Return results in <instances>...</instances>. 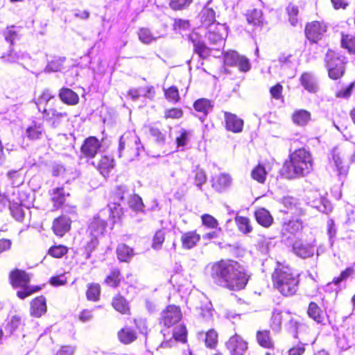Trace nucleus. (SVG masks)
Listing matches in <instances>:
<instances>
[{"instance_id": "obj_1", "label": "nucleus", "mask_w": 355, "mask_h": 355, "mask_svg": "<svg viewBox=\"0 0 355 355\" xmlns=\"http://www.w3.org/2000/svg\"><path fill=\"white\" fill-rule=\"evenodd\" d=\"M208 267L214 283L230 291L245 289L250 278L244 266L232 259H220L210 263Z\"/></svg>"}, {"instance_id": "obj_2", "label": "nucleus", "mask_w": 355, "mask_h": 355, "mask_svg": "<svg viewBox=\"0 0 355 355\" xmlns=\"http://www.w3.org/2000/svg\"><path fill=\"white\" fill-rule=\"evenodd\" d=\"M313 164L310 152L304 148H299L288 155L279 173L282 177L287 180L303 178L312 171Z\"/></svg>"}, {"instance_id": "obj_3", "label": "nucleus", "mask_w": 355, "mask_h": 355, "mask_svg": "<svg viewBox=\"0 0 355 355\" xmlns=\"http://www.w3.org/2000/svg\"><path fill=\"white\" fill-rule=\"evenodd\" d=\"M272 285L285 297L295 295L300 288V275L291 266L277 262L271 273Z\"/></svg>"}, {"instance_id": "obj_4", "label": "nucleus", "mask_w": 355, "mask_h": 355, "mask_svg": "<svg viewBox=\"0 0 355 355\" xmlns=\"http://www.w3.org/2000/svg\"><path fill=\"white\" fill-rule=\"evenodd\" d=\"M31 275L24 270L14 268L8 275V281L14 288H21L16 292V296L20 300H24L39 292L42 287L39 285L30 286Z\"/></svg>"}, {"instance_id": "obj_5", "label": "nucleus", "mask_w": 355, "mask_h": 355, "mask_svg": "<svg viewBox=\"0 0 355 355\" xmlns=\"http://www.w3.org/2000/svg\"><path fill=\"white\" fill-rule=\"evenodd\" d=\"M49 90H45L40 94L36 102L38 111L47 121L60 119L67 116V113L59 106Z\"/></svg>"}, {"instance_id": "obj_6", "label": "nucleus", "mask_w": 355, "mask_h": 355, "mask_svg": "<svg viewBox=\"0 0 355 355\" xmlns=\"http://www.w3.org/2000/svg\"><path fill=\"white\" fill-rule=\"evenodd\" d=\"M324 62L328 77L331 80H338L345 76L347 60L340 52L328 49L325 53Z\"/></svg>"}, {"instance_id": "obj_7", "label": "nucleus", "mask_w": 355, "mask_h": 355, "mask_svg": "<svg viewBox=\"0 0 355 355\" xmlns=\"http://www.w3.org/2000/svg\"><path fill=\"white\" fill-rule=\"evenodd\" d=\"M327 30L328 26L324 21L312 20L305 24L304 34L310 44H316L324 38Z\"/></svg>"}, {"instance_id": "obj_8", "label": "nucleus", "mask_w": 355, "mask_h": 355, "mask_svg": "<svg viewBox=\"0 0 355 355\" xmlns=\"http://www.w3.org/2000/svg\"><path fill=\"white\" fill-rule=\"evenodd\" d=\"M140 139L137 135L132 132H125L119 139V150L125 151L130 159L138 157L140 149Z\"/></svg>"}, {"instance_id": "obj_9", "label": "nucleus", "mask_w": 355, "mask_h": 355, "mask_svg": "<svg viewBox=\"0 0 355 355\" xmlns=\"http://www.w3.org/2000/svg\"><path fill=\"white\" fill-rule=\"evenodd\" d=\"M182 318V313L180 306L169 304L160 313L159 324L168 329L178 324Z\"/></svg>"}, {"instance_id": "obj_10", "label": "nucleus", "mask_w": 355, "mask_h": 355, "mask_svg": "<svg viewBox=\"0 0 355 355\" xmlns=\"http://www.w3.org/2000/svg\"><path fill=\"white\" fill-rule=\"evenodd\" d=\"M229 355H247L249 353V344L240 334L235 333L225 343Z\"/></svg>"}, {"instance_id": "obj_11", "label": "nucleus", "mask_w": 355, "mask_h": 355, "mask_svg": "<svg viewBox=\"0 0 355 355\" xmlns=\"http://www.w3.org/2000/svg\"><path fill=\"white\" fill-rule=\"evenodd\" d=\"M101 175L107 179L116 166V161L112 154L105 153L100 155L96 162L92 163Z\"/></svg>"}, {"instance_id": "obj_12", "label": "nucleus", "mask_w": 355, "mask_h": 355, "mask_svg": "<svg viewBox=\"0 0 355 355\" xmlns=\"http://www.w3.org/2000/svg\"><path fill=\"white\" fill-rule=\"evenodd\" d=\"M306 314L315 322L322 326L325 325L329 320L327 307L323 304H319L316 302H309Z\"/></svg>"}, {"instance_id": "obj_13", "label": "nucleus", "mask_w": 355, "mask_h": 355, "mask_svg": "<svg viewBox=\"0 0 355 355\" xmlns=\"http://www.w3.org/2000/svg\"><path fill=\"white\" fill-rule=\"evenodd\" d=\"M101 142L95 136L87 137L82 143L80 150L81 156L87 159H94L101 150Z\"/></svg>"}, {"instance_id": "obj_14", "label": "nucleus", "mask_w": 355, "mask_h": 355, "mask_svg": "<svg viewBox=\"0 0 355 355\" xmlns=\"http://www.w3.org/2000/svg\"><path fill=\"white\" fill-rule=\"evenodd\" d=\"M107 221L105 216H103L102 212L94 215L89 221L87 232L89 236H96L99 237L105 234L107 227Z\"/></svg>"}, {"instance_id": "obj_15", "label": "nucleus", "mask_w": 355, "mask_h": 355, "mask_svg": "<svg viewBox=\"0 0 355 355\" xmlns=\"http://www.w3.org/2000/svg\"><path fill=\"white\" fill-rule=\"evenodd\" d=\"M225 128L232 133H241L244 127V121L236 114L225 111L223 112Z\"/></svg>"}, {"instance_id": "obj_16", "label": "nucleus", "mask_w": 355, "mask_h": 355, "mask_svg": "<svg viewBox=\"0 0 355 355\" xmlns=\"http://www.w3.org/2000/svg\"><path fill=\"white\" fill-rule=\"evenodd\" d=\"M71 223L72 220L69 217L61 214L53 219L51 230L55 235L62 237L70 231Z\"/></svg>"}, {"instance_id": "obj_17", "label": "nucleus", "mask_w": 355, "mask_h": 355, "mask_svg": "<svg viewBox=\"0 0 355 355\" xmlns=\"http://www.w3.org/2000/svg\"><path fill=\"white\" fill-rule=\"evenodd\" d=\"M277 62L278 67L282 74L288 78L294 76L296 69L292 54L281 53L277 58Z\"/></svg>"}, {"instance_id": "obj_18", "label": "nucleus", "mask_w": 355, "mask_h": 355, "mask_svg": "<svg viewBox=\"0 0 355 355\" xmlns=\"http://www.w3.org/2000/svg\"><path fill=\"white\" fill-rule=\"evenodd\" d=\"M189 40L193 44V51L194 53L197 54L202 60L210 57L213 49L207 46L205 42L198 37V34L190 35Z\"/></svg>"}, {"instance_id": "obj_19", "label": "nucleus", "mask_w": 355, "mask_h": 355, "mask_svg": "<svg viewBox=\"0 0 355 355\" xmlns=\"http://www.w3.org/2000/svg\"><path fill=\"white\" fill-rule=\"evenodd\" d=\"M111 306L121 315L130 316L132 314L130 302L121 293H117L112 297Z\"/></svg>"}, {"instance_id": "obj_20", "label": "nucleus", "mask_w": 355, "mask_h": 355, "mask_svg": "<svg viewBox=\"0 0 355 355\" xmlns=\"http://www.w3.org/2000/svg\"><path fill=\"white\" fill-rule=\"evenodd\" d=\"M47 300L44 295H39L30 302V315L34 318H40L47 312Z\"/></svg>"}, {"instance_id": "obj_21", "label": "nucleus", "mask_w": 355, "mask_h": 355, "mask_svg": "<svg viewBox=\"0 0 355 355\" xmlns=\"http://www.w3.org/2000/svg\"><path fill=\"white\" fill-rule=\"evenodd\" d=\"M227 35V28L224 24L216 23L208 31V40L213 44L223 43Z\"/></svg>"}, {"instance_id": "obj_22", "label": "nucleus", "mask_w": 355, "mask_h": 355, "mask_svg": "<svg viewBox=\"0 0 355 355\" xmlns=\"http://www.w3.org/2000/svg\"><path fill=\"white\" fill-rule=\"evenodd\" d=\"M303 228L304 225L302 220H290L282 224L280 233L282 237L288 239L301 232Z\"/></svg>"}, {"instance_id": "obj_23", "label": "nucleus", "mask_w": 355, "mask_h": 355, "mask_svg": "<svg viewBox=\"0 0 355 355\" xmlns=\"http://www.w3.org/2000/svg\"><path fill=\"white\" fill-rule=\"evenodd\" d=\"M201 235L196 230H190L181 234L180 241L184 250H191L198 245Z\"/></svg>"}, {"instance_id": "obj_24", "label": "nucleus", "mask_w": 355, "mask_h": 355, "mask_svg": "<svg viewBox=\"0 0 355 355\" xmlns=\"http://www.w3.org/2000/svg\"><path fill=\"white\" fill-rule=\"evenodd\" d=\"M292 248L293 252L302 258H308L313 254V245L302 239H296L292 244Z\"/></svg>"}, {"instance_id": "obj_25", "label": "nucleus", "mask_w": 355, "mask_h": 355, "mask_svg": "<svg viewBox=\"0 0 355 355\" xmlns=\"http://www.w3.org/2000/svg\"><path fill=\"white\" fill-rule=\"evenodd\" d=\"M193 107L196 112L201 114L200 119L203 122L213 110L214 103L208 98H200L193 102Z\"/></svg>"}, {"instance_id": "obj_26", "label": "nucleus", "mask_w": 355, "mask_h": 355, "mask_svg": "<svg viewBox=\"0 0 355 355\" xmlns=\"http://www.w3.org/2000/svg\"><path fill=\"white\" fill-rule=\"evenodd\" d=\"M139 334L137 331L130 327L125 326L117 332L119 341L123 345H130L137 340Z\"/></svg>"}, {"instance_id": "obj_27", "label": "nucleus", "mask_w": 355, "mask_h": 355, "mask_svg": "<svg viewBox=\"0 0 355 355\" xmlns=\"http://www.w3.org/2000/svg\"><path fill=\"white\" fill-rule=\"evenodd\" d=\"M123 279L121 270L119 268H112L103 280L104 284L110 288H119Z\"/></svg>"}, {"instance_id": "obj_28", "label": "nucleus", "mask_w": 355, "mask_h": 355, "mask_svg": "<svg viewBox=\"0 0 355 355\" xmlns=\"http://www.w3.org/2000/svg\"><path fill=\"white\" fill-rule=\"evenodd\" d=\"M232 180L227 173H220L212 178L211 187L218 192H224L232 185Z\"/></svg>"}, {"instance_id": "obj_29", "label": "nucleus", "mask_w": 355, "mask_h": 355, "mask_svg": "<svg viewBox=\"0 0 355 355\" xmlns=\"http://www.w3.org/2000/svg\"><path fill=\"white\" fill-rule=\"evenodd\" d=\"M299 80L303 88L309 93H316L319 89L318 85L311 72H303Z\"/></svg>"}, {"instance_id": "obj_30", "label": "nucleus", "mask_w": 355, "mask_h": 355, "mask_svg": "<svg viewBox=\"0 0 355 355\" xmlns=\"http://www.w3.org/2000/svg\"><path fill=\"white\" fill-rule=\"evenodd\" d=\"M254 216L257 223L264 228H268L273 224V217L266 208L260 207L256 209Z\"/></svg>"}, {"instance_id": "obj_31", "label": "nucleus", "mask_w": 355, "mask_h": 355, "mask_svg": "<svg viewBox=\"0 0 355 355\" xmlns=\"http://www.w3.org/2000/svg\"><path fill=\"white\" fill-rule=\"evenodd\" d=\"M255 338L257 344L262 348L271 349L275 347V342L268 329L257 330Z\"/></svg>"}, {"instance_id": "obj_32", "label": "nucleus", "mask_w": 355, "mask_h": 355, "mask_svg": "<svg viewBox=\"0 0 355 355\" xmlns=\"http://www.w3.org/2000/svg\"><path fill=\"white\" fill-rule=\"evenodd\" d=\"M339 81L336 83L334 87V96L338 98H348L351 96L353 89L355 87V80L352 81L348 85H345L344 83Z\"/></svg>"}, {"instance_id": "obj_33", "label": "nucleus", "mask_w": 355, "mask_h": 355, "mask_svg": "<svg viewBox=\"0 0 355 355\" xmlns=\"http://www.w3.org/2000/svg\"><path fill=\"white\" fill-rule=\"evenodd\" d=\"M68 196H69V193H66L62 187L53 189L51 193V201L54 209L58 210L62 208L65 203V197Z\"/></svg>"}, {"instance_id": "obj_34", "label": "nucleus", "mask_w": 355, "mask_h": 355, "mask_svg": "<svg viewBox=\"0 0 355 355\" xmlns=\"http://www.w3.org/2000/svg\"><path fill=\"white\" fill-rule=\"evenodd\" d=\"M293 123L297 126H306L311 120V114L306 110L299 109L295 110L292 115Z\"/></svg>"}, {"instance_id": "obj_35", "label": "nucleus", "mask_w": 355, "mask_h": 355, "mask_svg": "<svg viewBox=\"0 0 355 355\" xmlns=\"http://www.w3.org/2000/svg\"><path fill=\"white\" fill-rule=\"evenodd\" d=\"M45 130L41 123L33 121L26 130V136L30 141H37L42 139Z\"/></svg>"}, {"instance_id": "obj_36", "label": "nucleus", "mask_w": 355, "mask_h": 355, "mask_svg": "<svg viewBox=\"0 0 355 355\" xmlns=\"http://www.w3.org/2000/svg\"><path fill=\"white\" fill-rule=\"evenodd\" d=\"M234 222L237 230L243 234H249L253 232L254 227L250 219L244 216H236Z\"/></svg>"}, {"instance_id": "obj_37", "label": "nucleus", "mask_w": 355, "mask_h": 355, "mask_svg": "<svg viewBox=\"0 0 355 355\" xmlns=\"http://www.w3.org/2000/svg\"><path fill=\"white\" fill-rule=\"evenodd\" d=\"M59 98L64 103L69 105H75L79 102L78 95L69 88H61L59 92Z\"/></svg>"}, {"instance_id": "obj_38", "label": "nucleus", "mask_w": 355, "mask_h": 355, "mask_svg": "<svg viewBox=\"0 0 355 355\" xmlns=\"http://www.w3.org/2000/svg\"><path fill=\"white\" fill-rule=\"evenodd\" d=\"M192 175L193 184L198 189L202 191V185L207 182V175L205 171L198 165L193 169Z\"/></svg>"}, {"instance_id": "obj_39", "label": "nucleus", "mask_w": 355, "mask_h": 355, "mask_svg": "<svg viewBox=\"0 0 355 355\" xmlns=\"http://www.w3.org/2000/svg\"><path fill=\"white\" fill-rule=\"evenodd\" d=\"M116 254L120 262H129L135 254L134 250L125 243L117 245Z\"/></svg>"}, {"instance_id": "obj_40", "label": "nucleus", "mask_w": 355, "mask_h": 355, "mask_svg": "<svg viewBox=\"0 0 355 355\" xmlns=\"http://www.w3.org/2000/svg\"><path fill=\"white\" fill-rule=\"evenodd\" d=\"M124 213L123 209L119 204H113L109 208V219L111 221L112 227H114L116 224L121 223Z\"/></svg>"}, {"instance_id": "obj_41", "label": "nucleus", "mask_w": 355, "mask_h": 355, "mask_svg": "<svg viewBox=\"0 0 355 355\" xmlns=\"http://www.w3.org/2000/svg\"><path fill=\"white\" fill-rule=\"evenodd\" d=\"M200 22L205 27H211L216 22V12L213 8H204L200 14Z\"/></svg>"}, {"instance_id": "obj_42", "label": "nucleus", "mask_w": 355, "mask_h": 355, "mask_svg": "<svg viewBox=\"0 0 355 355\" xmlns=\"http://www.w3.org/2000/svg\"><path fill=\"white\" fill-rule=\"evenodd\" d=\"M101 293V285L98 283H89L85 292L86 298L90 302H98Z\"/></svg>"}, {"instance_id": "obj_43", "label": "nucleus", "mask_w": 355, "mask_h": 355, "mask_svg": "<svg viewBox=\"0 0 355 355\" xmlns=\"http://www.w3.org/2000/svg\"><path fill=\"white\" fill-rule=\"evenodd\" d=\"M340 46L347 50L348 53L355 55V36L341 33Z\"/></svg>"}, {"instance_id": "obj_44", "label": "nucleus", "mask_w": 355, "mask_h": 355, "mask_svg": "<svg viewBox=\"0 0 355 355\" xmlns=\"http://www.w3.org/2000/svg\"><path fill=\"white\" fill-rule=\"evenodd\" d=\"M163 92L164 96L168 103L171 104H177L180 103L181 97L178 87L171 85L167 88H164Z\"/></svg>"}, {"instance_id": "obj_45", "label": "nucleus", "mask_w": 355, "mask_h": 355, "mask_svg": "<svg viewBox=\"0 0 355 355\" xmlns=\"http://www.w3.org/2000/svg\"><path fill=\"white\" fill-rule=\"evenodd\" d=\"M205 345L207 348L214 349L218 345V334L214 329H209L205 332Z\"/></svg>"}, {"instance_id": "obj_46", "label": "nucleus", "mask_w": 355, "mask_h": 355, "mask_svg": "<svg viewBox=\"0 0 355 355\" xmlns=\"http://www.w3.org/2000/svg\"><path fill=\"white\" fill-rule=\"evenodd\" d=\"M268 172L263 164L259 162L251 171L252 178L259 184H264L267 178Z\"/></svg>"}, {"instance_id": "obj_47", "label": "nucleus", "mask_w": 355, "mask_h": 355, "mask_svg": "<svg viewBox=\"0 0 355 355\" xmlns=\"http://www.w3.org/2000/svg\"><path fill=\"white\" fill-rule=\"evenodd\" d=\"M184 116L182 108L179 107H171L164 111L163 119L166 121H175L182 119Z\"/></svg>"}, {"instance_id": "obj_48", "label": "nucleus", "mask_w": 355, "mask_h": 355, "mask_svg": "<svg viewBox=\"0 0 355 355\" xmlns=\"http://www.w3.org/2000/svg\"><path fill=\"white\" fill-rule=\"evenodd\" d=\"M283 322V312L282 311H274L269 320V327L274 331H279L282 329Z\"/></svg>"}, {"instance_id": "obj_49", "label": "nucleus", "mask_w": 355, "mask_h": 355, "mask_svg": "<svg viewBox=\"0 0 355 355\" xmlns=\"http://www.w3.org/2000/svg\"><path fill=\"white\" fill-rule=\"evenodd\" d=\"M173 338L176 341L181 343H186L188 340V331L184 324H180L177 326L173 331Z\"/></svg>"}, {"instance_id": "obj_50", "label": "nucleus", "mask_w": 355, "mask_h": 355, "mask_svg": "<svg viewBox=\"0 0 355 355\" xmlns=\"http://www.w3.org/2000/svg\"><path fill=\"white\" fill-rule=\"evenodd\" d=\"M69 252L67 246L63 244L53 245L47 251V254L55 259H61Z\"/></svg>"}, {"instance_id": "obj_51", "label": "nucleus", "mask_w": 355, "mask_h": 355, "mask_svg": "<svg viewBox=\"0 0 355 355\" xmlns=\"http://www.w3.org/2000/svg\"><path fill=\"white\" fill-rule=\"evenodd\" d=\"M246 19L248 24L254 26H259L263 24L262 12L261 10L252 9L246 14Z\"/></svg>"}, {"instance_id": "obj_52", "label": "nucleus", "mask_w": 355, "mask_h": 355, "mask_svg": "<svg viewBox=\"0 0 355 355\" xmlns=\"http://www.w3.org/2000/svg\"><path fill=\"white\" fill-rule=\"evenodd\" d=\"M165 238L166 232L163 229L157 230L152 239V248L156 250H161L165 241Z\"/></svg>"}, {"instance_id": "obj_53", "label": "nucleus", "mask_w": 355, "mask_h": 355, "mask_svg": "<svg viewBox=\"0 0 355 355\" xmlns=\"http://www.w3.org/2000/svg\"><path fill=\"white\" fill-rule=\"evenodd\" d=\"M193 0H166L168 7L173 11H181L187 9Z\"/></svg>"}, {"instance_id": "obj_54", "label": "nucleus", "mask_w": 355, "mask_h": 355, "mask_svg": "<svg viewBox=\"0 0 355 355\" xmlns=\"http://www.w3.org/2000/svg\"><path fill=\"white\" fill-rule=\"evenodd\" d=\"M128 206L135 211L139 212L144 211V204L141 198L136 193L130 196L128 202Z\"/></svg>"}, {"instance_id": "obj_55", "label": "nucleus", "mask_w": 355, "mask_h": 355, "mask_svg": "<svg viewBox=\"0 0 355 355\" xmlns=\"http://www.w3.org/2000/svg\"><path fill=\"white\" fill-rule=\"evenodd\" d=\"M137 35L139 40L144 44H150L156 39L150 28L146 27L140 28Z\"/></svg>"}, {"instance_id": "obj_56", "label": "nucleus", "mask_w": 355, "mask_h": 355, "mask_svg": "<svg viewBox=\"0 0 355 355\" xmlns=\"http://www.w3.org/2000/svg\"><path fill=\"white\" fill-rule=\"evenodd\" d=\"M354 273L355 270L354 267H347L340 272L339 276L334 277L331 283L334 285H339L342 282L345 281L350 277H352Z\"/></svg>"}, {"instance_id": "obj_57", "label": "nucleus", "mask_w": 355, "mask_h": 355, "mask_svg": "<svg viewBox=\"0 0 355 355\" xmlns=\"http://www.w3.org/2000/svg\"><path fill=\"white\" fill-rule=\"evenodd\" d=\"M241 55L235 51H227L223 54L224 64L230 67H235Z\"/></svg>"}, {"instance_id": "obj_58", "label": "nucleus", "mask_w": 355, "mask_h": 355, "mask_svg": "<svg viewBox=\"0 0 355 355\" xmlns=\"http://www.w3.org/2000/svg\"><path fill=\"white\" fill-rule=\"evenodd\" d=\"M149 134L157 144H164L166 141V135L157 127L150 126Z\"/></svg>"}, {"instance_id": "obj_59", "label": "nucleus", "mask_w": 355, "mask_h": 355, "mask_svg": "<svg viewBox=\"0 0 355 355\" xmlns=\"http://www.w3.org/2000/svg\"><path fill=\"white\" fill-rule=\"evenodd\" d=\"M202 224L209 229H216L219 223L218 220L209 214H204L201 216Z\"/></svg>"}, {"instance_id": "obj_60", "label": "nucleus", "mask_w": 355, "mask_h": 355, "mask_svg": "<svg viewBox=\"0 0 355 355\" xmlns=\"http://www.w3.org/2000/svg\"><path fill=\"white\" fill-rule=\"evenodd\" d=\"M90 239L88 241L85 245V250L87 252V258H90L91 254L95 251L97 248V246L99 244L98 237L96 236H89Z\"/></svg>"}, {"instance_id": "obj_61", "label": "nucleus", "mask_w": 355, "mask_h": 355, "mask_svg": "<svg viewBox=\"0 0 355 355\" xmlns=\"http://www.w3.org/2000/svg\"><path fill=\"white\" fill-rule=\"evenodd\" d=\"M286 12L289 17V21L292 26H295L298 21L297 15L299 8L296 5L290 3L286 8Z\"/></svg>"}, {"instance_id": "obj_62", "label": "nucleus", "mask_w": 355, "mask_h": 355, "mask_svg": "<svg viewBox=\"0 0 355 355\" xmlns=\"http://www.w3.org/2000/svg\"><path fill=\"white\" fill-rule=\"evenodd\" d=\"M11 215L15 220L22 221L25 214L21 204L15 203L10 207Z\"/></svg>"}, {"instance_id": "obj_63", "label": "nucleus", "mask_w": 355, "mask_h": 355, "mask_svg": "<svg viewBox=\"0 0 355 355\" xmlns=\"http://www.w3.org/2000/svg\"><path fill=\"white\" fill-rule=\"evenodd\" d=\"M333 159L340 174H345L347 172V168L345 166L343 159L338 153L333 152Z\"/></svg>"}, {"instance_id": "obj_64", "label": "nucleus", "mask_w": 355, "mask_h": 355, "mask_svg": "<svg viewBox=\"0 0 355 355\" xmlns=\"http://www.w3.org/2000/svg\"><path fill=\"white\" fill-rule=\"evenodd\" d=\"M198 320L202 324H207L209 322H212L214 321V318L211 311L209 309H202L199 313Z\"/></svg>"}]
</instances>
